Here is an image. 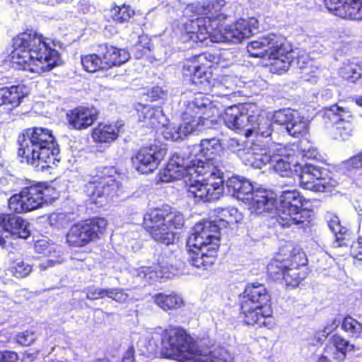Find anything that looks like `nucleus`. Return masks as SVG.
I'll use <instances>...</instances> for the list:
<instances>
[{
  "label": "nucleus",
  "mask_w": 362,
  "mask_h": 362,
  "mask_svg": "<svg viewBox=\"0 0 362 362\" xmlns=\"http://www.w3.org/2000/svg\"><path fill=\"white\" fill-rule=\"evenodd\" d=\"M14 50L11 61L16 68L31 72L49 71L58 64L59 55L49 48L42 35L33 30L19 34L13 38Z\"/></svg>",
  "instance_id": "nucleus-1"
},
{
  "label": "nucleus",
  "mask_w": 362,
  "mask_h": 362,
  "mask_svg": "<svg viewBox=\"0 0 362 362\" xmlns=\"http://www.w3.org/2000/svg\"><path fill=\"white\" fill-rule=\"evenodd\" d=\"M18 156L37 171L51 168L56 161L59 148L49 129L33 127L24 130L17 140Z\"/></svg>",
  "instance_id": "nucleus-2"
},
{
  "label": "nucleus",
  "mask_w": 362,
  "mask_h": 362,
  "mask_svg": "<svg viewBox=\"0 0 362 362\" xmlns=\"http://www.w3.org/2000/svg\"><path fill=\"white\" fill-rule=\"evenodd\" d=\"M161 344L167 355L180 362H233V357L226 349L199 348L191 337L180 329L165 330Z\"/></svg>",
  "instance_id": "nucleus-3"
},
{
  "label": "nucleus",
  "mask_w": 362,
  "mask_h": 362,
  "mask_svg": "<svg viewBox=\"0 0 362 362\" xmlns=\"http://www.w3.org/2000/svg\"><path fill=\"white\" fill-rule=\"evenodd\" d=\"M221 230L217 220H204L193 227L187 243V259L192 266L204 270L214 264Z\"/></svg>",
  "instance_id": "nucleus-4"
},
{
  "label": "nucleus",
  "mask_w": 362,
  "mask_h": 362,
  "mask_svg": "<svg viewBox=\"0 0 362 362\" xmlns=\"http://www.w3.org/2000/svg\"><path fill=\"white\" fill-rule=\"evenodd\" d=\"M197 165L193 177L186 180L188 197L204 202L218 199L226 181L219 162L209 159Z\"/></svg>",
  "instance_id": "nucleus-5"
},
{
  "label": "nucleus",
  "mask_w": 362,
  "mask_h": 362,
  "mask_svg": "<svg viewBox=\"0 0 362 362\" xmlns=\"http://www.w3.org/2000/svg\"><path fill=\"white\" fill-rule=\"evenodd\" d=\"M247 50L252 57L267 58L269 71L279 75L288 70L295 58L285 39L273 33L250 42Z\"/></svg>",
  "instance_id": "nucleus-6"
},
{
  "label": "nucleus",
  "mask_w": 362,
  "mask_h": 362,
  "mask_svg": "<svg viewBox=\"0 0 362 362\" xmlns=\"http://www.w3.org/2000/svg\"><path fill=\"white\" fill-rule=\"evenodd\" d=\"M270 296L263 284H251L247 286L241 302L244 322L259 327L271 328L274 324L269 306Z\"/></svg>",
  "instance_id": "nucleus-7"
},
{
  "label": "nucleus",
  "mask_w": 362,
  "mask_h": 362,
  "mask_svg": "<svg viewBox=\"0 0 362 362\" xmlns=\"http://www.w3.org/2000/svg\"><path fill=\"white\" fill-rule=\"evenodd\" d=\"M184 223L183 215L169 206L153 209L144 218V226L151 238L166 245L174 243L173 229L181 228Z\"/></svg>",
  "instance_id": "nucleus-8"
},
{
  "label": "nucleus",
  "mask_w": 362,
  "mask_h": 362,
  "mask_svg": "<svg viewBox=\"0 0 362 362\" xmlns=\"http://www.w3.org/2000/svg\"><path fill=\"white\" fill-rule=\"evenodd\" d=\"M211 110L210 100L202 94L197 95L193 100L188 103L182 114L183 124L168 129L164 133L165 136L168 139L178 141L196 131L199 126H207L206 122Z\"/></svg>",
  "instance_id": "nucleus-9"
},
{
  "label": "nucleus",
  "mask_w": 362,
  "mask_h": 362,
  "mask_svg": "<svg viewBox=\"0 0 362 362\" xmlns=\"http://www.w3.org/2000/svg\"><path fill=\"white\" fill-rule=\"evenodd\" d=\"M224 5L223 0H218L209 2L204 6L206 16L189 20L185 23L186 33L182 36L183 40L198 42L209 39L210 42H212L214 28H218L220 22L228 16L221 11Z\"/></svg>",
  "instance_id": "nucleus-10"
},
{
  "label": "nucleus",
  "mask_w": 362,
  "mask_h": 362,
  "mask_svg": "<svg viewBox=\"0 0 362 362\" xmlns=\"http://www.w3.org/2000/svg\"><path fill=\"white\" fill-rule=\"evenodd\" d=\"M107 221L103 218H93L73 225L66 234V243L73 247H83L103 234Z\"/></svg>",
  "instance_id": "nucleus-11"
},
{
  "label": "nucleus",
  "mask_w": 362,
  "mask_h": 362,
  "mask_svg": "<svg viewBox=\"0 0 362 362\" xmlns=\"http://www.w3.org/2000/svg\"><path fill=\"white\" fill-rule=\"evenodd\" d=\"M40 184L24 187L19 194L13 195L8 200L10 210L16 213L28 212L36 209L47 202L45 192Z\"/></svg>",
  "instance_id": "nucleus-12"
},
{
  "label": "nucleus",
  "mask_w": 362,
  "mask_h": 362,
  "mask_svg": "<svg viewBox=\"0 0 362 362\" xmlns=\"http://www.w3.org/2000/svg\"><path fill=\"white\" fill-rule=\"evenodd\" d=\"M202 159L186 158L182 153H175L169 160L166 168L160 173V177L163 182H170L175 180L185 178V182L194 175L197 164H201Z\"/></svg>",
  "instance_id": "nucleus-13"
},
{
  "label": "nucleus",
  "mask_w": 362,
  "mask_h": 362,
  "mask_svg": "<svg viewBox=\"0 0 362 362\" xmlns=\"http://www.w3.org/2000/svg\"><path fill=\"white\" fill-rule=\"evenodd\" d=\"M276 124L282 126L287 133L293 137L299 138L308 132L309 122L299 112L291 108L281 109L273 115Z\"/></svg>",
  "instance_id": "nucleus-14"
},
{
  "label": "nucleus",
  "mask_w": 362,
  "mask_h": 362,
  "mask_svg": "<svg viewBox=\"0 0 362 362\" xmlns=\"http://www.w3.org/2000/svg\"><path fill=\"white\" fill-rule=\"evenodd\" d=\"M165 154L164 148L153 146L144 147L132 158V164L139 173L148 174L158 168Z\"/></svg>",
  "instance_id": "nucleus-15"
},
{
  "label": "nucleus",
  "mask_w": 362,
  "mask_h": 362,
  "mask_svg": "<svg viewBox=\"0 0 362 362\" xmlns=\"http://www.w3.org/2000/svg\"><path fill=\"white\" fill-rule=\"evenodd\" d=\"M220 26H222L221 23L218 28H214L212 35L213 42L237 43L245 38L250 37L253 34L249 22L245 19H240L235 23L226 26L223 29L219 28Z\"/></svg>",
  "instance_id": "nucleus-16"
},
{
  "label": "nucleus",
  "mask_w": 362,
  "mask_h": 362,
  "mask_svg": "<svg viewBox=\"0 0 362 362\" xmlns=\"http://www.w3.org/2000/svg\"><path fill=\"white\" fill-rule=\"evenodd\" d=\"M28 226L29 223L17 215L1 214L0 246H5V238L8 236H13L16 238H28L30 235Z\"/></svg>",
  "instance_id": "nucleus-17"
},
{
  "label": "nucleus",
  "mask_w": 362,
  "mask_h": 362,
  "mask_svg": "<svg viewBox=\"0 0 362 362\" xmlns=\"http://www.w3.org/2000/svg\"><path fill=\"white\" fill-rule=\"evenodd\" d=\"M300 186L308 190L315 192H323L327 187V183L324 181V172L317 165L312 163H306L298 165L295 169Z\"/></svg>",
  "instance_id": "nucleus-18"
},
{
  "label": "nucleus",
  "mask_w": 362,
  "mask_h": 362,
  "mask_svg": "<svg viewBox=\"0 0 362 362\" xmlns=\"http://www.w3.org/2000/svg\"><path fill=\"white\" fill-rule=\"evenodd\" d=\"M121 183L112 177H94L86 185V192L93 202L118 195Z\"/></svg>",
  "instance_id": "nucleus-19"
},
{
  "label": "nucleus",
  "mask_w": 362,
  "mask_h": 362,
  "mask_svg": "<svg viewBox=\"0 0 362 362\" xmlns=\"http://www.w3.org/2000/svg\"><path fill=\"white\" fill-rule=\"evenodd\" d=\"M327 9L342 18L362 20V0H325Z\"/></svg>",
  "instance_id": "nucleus-20"
},
{
  "label": "nucleus",
  "mask_w": 362,
  "mask_h": 362,
  "mask_svg": "<svg viewBox=\"0 0 362 362\" xmlns=\"http://www.w3.org/2000/svg\"><path fill=\"white\" fill-rule=\"evenodd\" d=\"M226 193L243 202L249 201L254 192V187L247 179L240 176H233L226 180L224 187Z\"/></svg>",
  "instance_id": "nucleus-21"
},
{
  "label": "nucleus",
  "mask_w": 362,
  "mask_h": 362,
  "mask_svg": "<svg viewBox=\"0 0 362 362\" xmlns=\"http://www.w3.org/2000/svg\"><path fill=\"white\" fill-rule=\"evenodd\" d=\"M250 208L256 214L276 213V199L274 194L265 190L254 191L249 197Z\"/></svg>",
  "instance_id": "nucleus-22"
},
{
  "label": "nucleus",
  "mask_w": 362,
  "mask_h": 362,
  "mask_svg": "<svg viewBox=\"0 0 362 362\" xmlns=\"http://www.w3.org/2000/svg\"><path fill=\"white\" fill-rule=\"evenodd\" d=\"M103 63L105 69L113 66H119L129 59V54L123 49H117L115 47L107 44L100 45L97 50Z\"/></svg>",
  "instance_id": "nucleus-23"
},
{
  "label": "nucleus",
  "mask_w": 362,
  "mask_h": 362,
  "mask_svg": "<svg viewBox=\"0 0 362 362\" xmlns=\"http://www.w3.org/2000/svg\"><path fill=\"white\" fill-rule=\"evenodd\" d=\"M69 124L73 129L81 130L92 125L98 118L95 108L77 107L67 114Z\"/></svg>",
  "instance_id": "nucleus-24"
},
{
  "label": "nucleus",
  "mask_w": 362,
  "mask_h": 362,
  "mask_svg": "<svg viewBox=\"0 0 362 362\" xmlns=\"http://www.w3.org/2000/svg\"><path fill=\"white\" fill-rule=\"evenodd\" d=\"M251 115L238 106H230L225 110L223 122L231 129H244L245 132L250 122Z\"/></svg>",
  "instance_id": "nucleus-25"
},
{
  "label": "nucleus",
  "mask_w": 362,
  "mask_h": 362,
  "mask_svg": "<svg viewBox=\"0 0 362 362\" xmlns=\"http://www.w3.org/2000/svg\"><path fill=\"white\" fill-rule=\"evenodd\" d=\"M272 122L267 117L262 115H251L250 122L246 132L247 137L255 136L256 137L267 138L272 134Z\"/></svg>",
  "instance_id": "nucleus-26"
},
{
  "label": "nucleus",
  "mask_w": 362,
  "mask_h": 362,
  "mask_svg": "<svg viewBox=\"0 0 362 362\" xmlns=\"http://www.w3.org/2000/svg\"><path fill=\"white\" fill-rule=\"evenodd\" d=\"M310 217V211L301 207L295 211L283 212L272 216V219L275 220L283 227H289L293 224L304 223L305 221H308Z\"/></svg>",
  "instance_id": "nucleus-27"
},
{
  "label": "nucleus",
  "mask_w": 362,
  "mask_h": 362,
  "mask_svg": "<svg viewBox=\"0 0 362 362\" xmlns=\"http://www.w3.org/2000/svg\"><path fill=\"white\" fill-rule=\"evenodd\" d=\"M153 303L164 311L176 310L184 305V300L175 292H160L153 297Z\"/></svg>",
  "instance_id": "nucleus-28"
},
{
  "label": "nucleus",
  "mask_w": 362,
  "mask_h": 362,
  "mask_svg": "<svg viewBox=\"0 0 362 362\" xmlns=\"http://www.w3.org/2000/svg\"><path fill=\"white\" fill-rule=\"evenodd\" d=\"M279 208L276 214L283 212L295 211L303 207V197L297 190L284 191L279 197Z\"/></svg>",
  "instance_id": "nucleus-29"
},
{
  "label": "nucleus",
  "mask_w": 362,
  "mask_h": 362,
  "mask_svg": "<svg viewBox=\"0 0 362 362\" xmlns=\"http://www.w3.org/2000/svg\"><path fill=\"white\" fill-rule=\"evenodd\" d=\"M118 136V129L115 126L100 123L92 133L93 140L99 143H110Z\"/></svg>",
  "instance_id": "nucleus-30"
},
{
  "label": "nucleus",
  "mask_w": 362,
  "mask_h": 362,
  "mask_svg": "<svg viewBox=\"0 0 362 362\" xmlns=\"http://www.w3.org/2000/svg\"><path fill=\"white\" fill-rule=\"evenodd\" d=\"M23 98L22 88L20 86L0 88V106L8 104L12 107H17Z\"/></svg>",
  "instance_id": "nucleus-31"
},
{
  "label": "nucleus",
  "mask_w": 362,
  "mask_h": 362,
  "mask_svg": "<svg viewBox=\"0 0 362 362\" xmlns=\"http://www.w3.org/2000/svg\"><path fill=\"white\" fill-rule=\"evenodd\" d=\"M162 110L149 105L142 106L139 110V119L151 127H156L161 123Z\"/></svg>",
  "instance_id": "nucleus-32"
},
{
  "label": "nucleus",
  "mask_w": 362,
  "mask_h": 362,
  "mask_svg": "<svg viewBox=\"0 0 362 362\" xmlns=\"http://www.w3.org/2000/svg\"><path fill=\"white\" fill-rule=\"evenodd\" d=\"M272 156L267 153H257L254 149H247L244 153V158L243 159L245 165L260 169L267 164L272 163V160H274Z\"/></svg>",
  "instance_id": "nucleus-33"
},
{
  "label": "nucleus",
  "mask_w": 362,
  "mask_h": 362,
  "mask_svg": "<svg viewBox=\"0 0 362 362\" xmlns=\"http://www.w3.org/2000/svg\"><path fill=\"white\" fill-rule=\"evenodd\" d=\"M199 152L205 157L204 160H213L218 161L214 156L221 150V144L216 138L204 139L198 146Z\"/></svg>",
  "instance_id": "nucleus-34"
},
{
  "label": "nucleus",
  "mask_w": 362,
  "mask_h": 362,
  "mask_svg": "<svg viewBox=\"0 0 362 362\" xmlns=\"http://www.w3.org/2000/svg\"><path fill=\"white\" fill-rule=\"evenodd\" d=\"M330 343L335 348V358L339 361L345 359L346 353L354 350V345L338 334L331 337Z\"/></svg>",
  "instance_id": "nucleus-35"
},
{
  "label": "nucleus",
  "mask_w": 362,
  "mask_h": 362,
  "mask_svg": "<svg viewBox=\"0 0 362 362\" xmlns=\"http://www.w3.org/2000/svg\"><path fill=\"white\" fill-rule=\"evenodd\" d=\"M341 76L351 82H355L362 76V64L355 62L344 64L340 69Z\"/></svg>",
  "instance_id": "nucleus-36"
},
{
  "label": "nucleus",
  "mask_w": 362,
  "mask_h": 362,
  "mask_svg": "<svg viewBox=\"0 0 362 362\" xmlns=\"http://www.w3.org/2000/svg\"><path fill=\"white\" fill-rule=\"evenodd\" d=\"M218 214L222 218L217 222L221 227H226V224L230 223H238L243 218L242 214L235 207L221 209L218 211Z\"/></svg>",
  "instance_id": "nucleus-37"
},
{
  "label": "nucleus",
  "mask_w": 362,
  "mask_h": 362,
  "mask_svg": "<svg viewBox=\"0 0 362 362\" xmlns=\"http://www.w3.org/2000/svg\"><path fill=\"white\" fill-rule=\"evenodd\" d=\"M238 82V79L236 76L224 75L221 76L216 83L214 84L213 86L223 95H228L235 90Z\"/></svg>",
  "instance_id": "nucleus-38"
},
{
  "label": "nucleus",
  "mask_w": 362,
  "mask_h": 362,
  "mask_svg": "<svg viewBox=\"0 0 362 362\" xmlns=\"http://www.w3.org/2000/svg\"><path fill=\"white\" fill-rule=\"evenodd\" d=\"M272 160L274 171L281 177H290L293 174L289 156H273Z\"/></svg>",
  "instance_id": "nucleus-39"
},
{
  "label": "nucleus",
  "mask_w": 362,
  "mask_h": 362,
  "mask_svg": "<svg viewBox=\"0 0 362 362\" xmlns=\"http://www.w3.org/2000/svg\"><path fill=\"white\" fill-rule=\"evenodd\" d=\"M81 64L86 71L95 72L105 69L98 52L81 57Z\"/></svg>",
  "instance_id": "nucleus-40"
},
{
  "label": "nucleus",
  "mask_w": 362,
  "mask_h": 362,
  "mask_svg": "<svg viewBox=\"0 0 362 362\" xmlns=\"http://www.w3.org/2000/svg\"><path fill=\"white\" fill-rule=\"evenodd\" d=\"M326 114L335 119V122H353L354 116L348 108L341 107L337 105H333L326 108Z\"/></svg>",
  "instance_id": "nucleus-41"
},
{
  "label": "nucleus",
  "mask_w": 362,
  "mask_h": 362,
  "mask_svg": "<svg viewBox=\"0 0 362 362\" xmlns=\"http://www.w3.org/2000/svg\"><path fill=\"white\" fill-rule=\"evenodd\" d=\"M326 220L329 229L334 234L337 240H343L348 230L346 228L341 226L339 218L332 214L328 213L326 215Z\"/></svg>",
  "instance_id": "nucleus-42"
},
{
  "label": "nucleus",
  "mask_w": 362,
  "mask_h": 362,
  "mask_svg": "<svg viewBox=\"0 0 362 362\" xmlns=\"http://www.w3.org/2000/svg\"><path fill=\"white\" fill-rule=\"evenodd\" d=\"M288 267L287 261L273 259L267 266V272L274 280H282Z\"/></svg>",
  "instance_id": "nucleus-43"
},
{
  "label": "nucleus",
  "mask_w": 362,
  "mask_h": 362,
  "mask_svg": "<svg viewBox=\"0 0 362 362\" xmlns=\"http://www.w3.org/2000/svg\"><path fill=\"white\" fill-rule=\"evenodd\" d=\"M211 73L207 71L206 67L198 69V72L189 78V81L198 86L200 89L207 90L211 86Z\"/></svg>",
  "instance_id": "nucleus-44"
},
{
  "label": "nucleus",
  "mask_w": 362,
  "mask_h": 362,
  "mask_svg": "<svg viewBox=\"0 0 362 362\" xmlns=\"http://www.w3.org/2000/svg\"><path fill=\"white\" fill-rule=\"evenodd\" d=\"M304 277V274L300 273L298 268H290L288 267L282 280L286 287L295 288L299 285L300 281L303 280Z\"/></svg>",
  "instance_id": "nucleus-45"
},
{
  "label": "nucleus",
  "mask_w": 362,
  "mask_h": 362,
  "mask_svg": "<svg viewBox=\"0 0 362 362\" xmlns=\"http://www.w3.org/2000/svg\"><path fill=\"white\" fill-rule=\"evenodd\" d=\"M353 122H335L334 134L336 138L348 139L353 132Z\"/></svg>",
  "instance_id": "nucleus-46"
},
{
  "label": "nucleus",
  "mask_w": 362,
  "mask_h": 362,
  "mask_svg": "<svg viewBox=\"0 0 362 362\" xmlns=\"http://www.w3.org/2000/svg\"><path fill=\"white\" fill-rule=\"evenodd\" d=\"M10 270L13 276L21 279L32 272L33 266L23 260H17Z\"/></svg>",
  "instance_id": "nucleus-47"
},
{
  "label": "nucleus",
  "mask_w": 362,
  "mask_h": 362,
  "mask_svg": "<svg viewBox=\"0 0 362 362\" xmlns=\"http://www.w3.org/2000/svg\"><path fill=\"white\" fill-rule=\"evenodd\" d=\"M72 216V214L62 212L53 214L49 217L50 224L57 228H66L73 221Z\"/></svg>",
  "instance_id": "nucleus-48"
},
{
  "label": "nucleus",
  "mask_w": 362,
  "mask_h": 362,
  "mask_svg": "<svg viewBox=\"0 0 362 362\" xmlns=\"http://www.w3.org/2000/svg\"><path fill=\"white\" fill-rule=\"evenodd\" d=\"M112 18L115 21L124 23L130 19L134 15V11L128 6H115L112 10Z\"/></svg>",
  "instance_id": "nucleus-49"
},
{
  "label": "nucleus",
  "mask_w": 362,
  "mask_h": 362,
  "mask_svg": "<svg viewBox=\"0 0 362 362\" xmlns=\"http://www.w3.org/2000/svg\"><path fill=\"white\" fill-rule=\"evenodd\" d=\"M36 339V333L31 330H26L22 332H19L15 337L16 342L24 346H28L33 344Z\"/></svg>",
  "instance_id": "nucleus-50"
},
{
  "label": "nucleus",
  "mask_w": 362,
  "mask_h": 362,
  "mask_svg": "<svg viewBox=\"0 0 362 362\" xmlns=\"http://www.w3.org/2000/svg\"><path fill=\"white\" fill-rule=\"evenodd\" d=\"M342 328L351 332L353 335L358 334L362 331V325L357 320L350 316L346 317L342 322Z\"/></svg>",
  "instance_id": "nucleus-51"
},
{
  "label": "nucleus",
  "mask_w": 362,
  "mask_h": 362,
  "mask_svg": "<svg viewBox=\"0 0 362 362\" xmlns=\"http://www.w3.org/2000/svg\"><path fill=\"white\" fill-rule=\"evenodd\" d=\"M202 67L203 66H200L196 60H187L183 65V74L192 78V76L198 72V69H202Z\"/></svg>",
  "instance_id": "nucleus-52"
},
{
  "label": "nucleus",
  "mask_w": 362,
  "mask_h": 362,
  "mask_svg": "<svg viewBox=\"0 0 362 362\" xmlns=\"http://www.w3.org/2000/svg\"><path fill=\"white\" fill-rule=\"evenodd\" d=\"M109 298L117 303H125L129 298V294L121 288H111Z\"/></svg>",
  "instance_id": "nucleus-53"
},
{
  "label": "nucleus",
  "mask_w": 362,
  "mask_h": 362,
  "mask_svg": "<svg viewBox=\"0 0 362 362\" xmlns=\"http://www.w3.org/2000/svg\"><path fill=\"white\" fill-rule=\"evenodd\" d=\"M343 165L347 170L360 168L362 167V151L350 158L343 163Z\"/></svg>",
  "instance_id": "nucleus-54"
},
{
  "label": "nucleus",
  "mask_w": 362,
  "mask_h": 362,
  "mask_svg": "<svg viewBox=\"0 0 362 362\" xmlns=\"http://www.w3.org/2000/svg\"><path fill=\"white\" fill-rule=\"evenodd\" d=\"M176 259V255L174 252L170 251L169 250H166L163 251L160 259H159V263L163 264V267L168 266H173L174 262Z\"/></svg>",
  "instance_id": "nucleus-55"
},
{
  "label": "nucleus",
  "mask_w": 362,
  "mask_h": 362,
  "mask_svg": "<svg viewBox=\"0 0 362 362\" xmlns=\"http://www.w3.org/2000/svg\"><path fill=\"white\" fill-rule=\"evenodd\" d=\"M351 254L354 257L362 260V235L351 245Z\"/></svg>",
  "instance_id": "nucleus-56"
},
{
  "label": "nucleus",
  "mask_w": 362,
  "mask_h": 362,
  "mask_svg": "<svg viewBox=\"0 0 362 362\" xmlns=\"http://www.w3.org/2000/svg\"><path fill=\"white\" fill-rule=\"evenodd\" d=\"M243 144H240L238 140L235 139H230L228 141V148L234 152L237 153L239 156L244 158V153H245L244 151H243Z\"/></svg>",
  "instance_id": "nucleus-57"
},
{
  "label": "nucleus",
  "mask_w": 362,
  "mask_h": 362,
  "mask_svg": "<svg viewBox=\"0 0 362 362\" xmlns=\"http://www.w3.org/2000/svg\"><path fill=\"white\" fill-rule=\"evenodd\" d=\"M1 356V362H16L18 356L13 351L0 352Z\"/></svg>",
  "instance_id": "nucleus-58"
},
{
  "label": "nucleus",
  "mask_w": 362,
  "mask_h": 362,
  "mask_svg": "<svg viewBox=\"0 0 362 362\" xmlns=\"http://www.w3.org/2000/svg\"><path fill=\"white\" fill-rule=\"evenodd\" d=\"M99 287H89L86 289V298L89 300H98L99 297Z\"/></svg>",
  "instance_id": "nucleus-59"
},
{
  "label": "nucleus",
  "mask_w": 362,
  "mask_h": 362,
  "mask_svg": "<svg viewBox=\"0 0 362 362\" xmlns=\"http://www.w3.org/2000/svg\"><path fill=\"white\" fill-rule=\"evenodd\" d=\"M122 362H134V346L129 345L123 356Z\"/></svg>",
  "instance_id": "nucleus-60"
},
{
  "label": "nucleus",
  "mask_w": 362,
  "mask_h": 362,
  "mask_svg": "<svg viewBox=\"0 0 362 362\" xmlns=\"http://www.w3.org/2000/svg\"><path fill=\"white\" fill-rule=\"evenodd\" d=\"M165 95V92L159 86L153 88L150 92V96L153 100L163 98Z\"/></svg>",
  "instance_id": "nucleus-61"
},
{
  "label": "nucleus",
  "mask_w": 362,
  "mask_h": 362,
  "mask_svg": "<svg viewBox=\"0 0 362 362\" xmlns=\"http://www.w3.org/2000/svg\"><path fill=\"white\" fill-rule=\"evenodd\" d=\"M111 288H99V297L100 298H103L105 297H110Z\"/></svg>",
  "instance_id": "nucleus-62"
},
{
  "label": "nucleus",
  "mask_w": 362,
  "mask_h": 362,
  "mask_svg": "<svg viewBox=\"0 0 362 362\" xmlns=\"http://www.w3.org/2000/svg\"><path fill=\"white\" fill-rule=\"evenodd\" d=\"M148 271L149 269L141 268L140 270H139L137 272V276L141 278L146 279L148 274H151V273L148 272Z\"/></svg>",
  "instance_id": "nucleus-63"
},
{
  "label": "nucleus",
  "mask_w": 362,
  "mask_h": 362,
  "mask_svg": "<svg viewBox=\"0 0 362 362\" xmlns=\"http://www.w3.org/2000/svg\"><path fill=\"white\" fill-rule=\"evenodd\" d=\"M356 103L359 106H362V96L356 98Z\"/></svg>",
  "instance_id": "nucleus-64"
}]
</instances>
